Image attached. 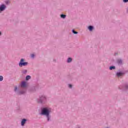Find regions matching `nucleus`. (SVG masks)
<instances>
[{
    "mask_svg": "<svg viewBox=\"0 0 128 128\" xmlns=\"http://www.w3.org/2000/svg\"><path fill=\"white\" fill-rule=\"evenodd\" d=\"M110 70H116V66H112L110 68Z\"/></svg>",
    "mask_w": 128,
    "mask_h": 128,
    "instance_id": "nucleus-10",
    "label": "nucleus"
},
{
    "mask_svg": "<svg viewBox=\"0 0 128 128\" xmlns=\"http://www.w3.org/2000/svg\"><path fill=\"white\" fill-rule=\"evenodd\" d=\"M24 62V60L21 59L20 62L19 63V66L22 68V66H28V62Z\"/></svg>",
    "mask_w": 128,
    "mask_h": 128,
    "instance_id": "nucleus-2",
    "label": "nucleus"
},
{
    "mask_svg": "<svg viewBox=\"0 0 128 128\" xmlns=\"http://www.w3.org/2000/svg\"><path fill=\"white\" fill-rule=\"evenodd\" d=\"M6 8V5L2 4L0 6V10L1 12H2L3 10H4V9Z\"/></svg>",
    "mask_w": 128,
    "mask_h": 128,
    "instance_id": "nucleus-3",
    "label": "nucleus"
},
{
    "mask_svg": "<svg viewBox=\"0 0 128 128\" xmlns=\"http://www.w3.org/2000/svg\"><path fill=\"white\" fill-rule=\"evenodd\" d=\"M42 98H44V100H46V98H44V97H42V98H41V100H42Z\"/></svg>",
    "mask_w": 128,
    "mask_h": 128,
    "instance_id": "nucleus-19",
    "label": "nucleus"
},
{
    "mask_svg": "<svg viewBox=\"0 0 128 128\" xmlns=\"http://www.w3.org/2000/svg\"><path fill=\"white\" fill-rule=\"evenodd\" d=\"M118 76H122V74H122V72H118L116 74Z\"/></svg>",
    "mask_w": 128,
    "mask_h": 128,
    "instance_id": "nucleus-6",
    "label": "nucleus"
},
{
    "mask_svg": "<svg viewBox=\"0 0 128 128\" xmlns=\"http://www.w3.org/2000/svg\"><path fill=\"white\" fill-rule=\"evenodd\" d=\"M72 32L74 33L75 34H78V32L74 31V30H72Z\"/></svg>",
    "mask_w": 128,
    "mask_h": 128,
    "instance_id": "nucleus-13",
    "label": "nucleus"
},
{
    "mask_svg": "<svg viewBox=\"0 0 128 128\" xmlns=\"http://www.w3.org/2000/svg\"><path fill=\"white\" fill-rule=\"evenodd\" d=\"M31 57H32V58H34V54H31Z\"/></svg>",
    "mask_w": 128,
    "mask_h": 128,
    "instance_id": "nucleus-16",
    "label": "nucleus"
},
{
    "mask_svg": "<svg viewBox=\"0 0 128 128\" xmlns=\"http://www.w3.org/2000/svg\"><path fill=\"white\" fill-rule=\"evenodd\" d=\"M0 34H1V33H0Z\"/></svg>",
    "mask_w": 128,
    "mask_h": 128,
    "instance_id": "nucleus-20",
    "label": "nucleus"
},
{
    "mask_svg": "<svg viewBox=\"0 0 128 128\" xmlns=\"http://www.w3.org/2000/svg\"><path fill=\"white\" fill-rule=\"evenodd\" d=\"M72 84H69V88H72Z\"/></svg>",
    "mask_w": 128,
    "mask_h": 128,
    "instance_id": "nucleus-15",
    "label": "nucleus"
},
{
    "mask_svg": "<svg viewBox=\"0 0 128 128\" xmlns=\"http://www.w3.org/2000/svg\"><path fill=\"white\" fill-rule=\"evenodd\" d=\"M123 2H128V0H123Z\"/></svg>",
    "mask_w": 128,
    "mask_h": 128,
    "instance_id": "nucleus-14",
    "label": "nucleus"
},
{
    "mask_svg": "<svg viewBox=\"0 0 128 128\" xmlns=\"http://www.w3.org/2000/svg\"><path fill=\"white\" fill-rule=\"evenodd\" d=\"M88 28L90 30H92V28H94L92 27V26H89Z\"/></svg>",
    "mask_w": 128,
    "mask_h": 128,
    "instance_id": "nucleus-8",
    "label": "nucleus"
},
{
    "mask_svg": "<svg viewBox=\"0 0 128 128\" xmlns=\"http://www.w3.org/2000/svg\"><path fill=\"white\" fill-rule=\"evenodd\" d=\"M18 90V88L15 87L14 90L15 92H16V90Z\"/></svg>",
    "mask_w": 128,
    "mask_h": 128,
    "instance_id": "nucleus-17",
    "label": "nucleus"
},
{
    "mask_svg": "<svg viewBox=\"0 0 128 128\" xmlns=\"http://www.w3.org/2000/svg\"><path fill=\"white\" fill-rule=\"evenodd\" d=\"M4 80V77L2 76H0V82H2Z\"/></svg>",
    "mask_w": 128,
    "mask_h": 128,
    "instance_id": "nucleus-12",
    "label": "nucleus"
},
{
    "mask_svg": "<svg viewBox=\"0 0 128 128\" xmlns=\"http://www.w3.org/2000/svg\"><path fill=\"white\" fill-rule=\"evenodd\" d=\"M26 120L23 119L21 122V124L22 126H24V124H26Z\"/></svg>",
    "mask_w": 128,
    "mask_h": 128,
    "instance_id": "nucleus-5",
    "label": "nucleus"
},
{
    "mask_svg": "<svg viewBox=\"0 0 128 128\" xmlns=\"http://www.w3.org/2000/svg\"><path fill=\"white\" fill-rule=\"evenodd\" d=\"M50 109L48 108H44L42 110V114L46 116L48 121L50 120Z\"/></svg>",
    "mask_w": 128,
    "mask_h": 128,
    "instance_id": "nucleus-1",
    "label": "nucleus"
},
{
    "mask_svg": "<svg viewBox=\"0 0 128 128\" xmlns=\"http://www.w3.org/2000/svg\"><path fill=\"white\" fill-rule=\"evenodd\" d=\"M72 58H69L68 59V62H72Z\"/></svg>",
    "mask_w": 128,
    "mask_h": 128,
    "instance_id": "nucleus-9",
    "label": "nucleus"
},
{
    "mask_svg": "<svg viewBox=\"0 0 128 128\" xmlns=\"http://www.w3.org/2000/svg\"><path fill=\"white\" fill-rule=\"evenodd\" d=\"M60 16L62 18H66V16L64 14H61Z\"/></svg>",
    "mask_w": 128,
    "mask_h": 128,
    "instance_id": "nucleus-11",
    "label": "nucleus"
},
{
    "mask_svg": "<svg viewBox=\"0 0 128 128\" xmlns=\"http://www.w3.org/2000/svg\"><path fill=\"white\" fill-rule=\"evenodd\" d=\"M118 64H122L121 60H118Z\"/></svg>",
    "mask_w": 128,
    "mask_h": 128,
    "instance_id": "nucleus-18",
    "label": "nucleus"
},
{
    "mask_svg": "<svg viewBox=\"0 0 128 128\" xmlns=\"http://www.w3.org/2000/svg\"><path fill=\"white\" fill-rule=\"evenodd\" d=\"M21 86L22 88H26V82H22L21 84Z\"/></svg>",
    "mask_w": 128,
    "mask_h": 128,
    "instance_id": "nucleus-4",
    "label": "nucleus"
},
{
    "mask_svg": "<svg viewBox=\"0 0 128 128\" xmlns=\"http://www.w3.org/2000/svg\"><path fill=\"white\" fill-rule=\"evenodd\" d=\"M30 80V76H26V80Z\"/></svg>",
    "mask_w": 128,
    "mask_h": 128,
    "instance_id": "nucleus-7",
    "label": "nucleus"
}]
</instances>
